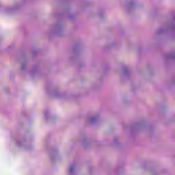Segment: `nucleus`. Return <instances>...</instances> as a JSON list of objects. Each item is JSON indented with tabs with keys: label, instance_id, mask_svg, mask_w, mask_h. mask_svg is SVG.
Here are the masks:
<instances>
[{
	"label": "nucleus",
	"instance_id": "f257e3e1",
	"mask_svg": "<svg viewBox=\"0 0 175 175\" xmlns=\"http://www.w3.org/2000/svg\"><path fill=\"white\" fill-rule=\"evenodd\" d=\"M70 172H73V169L72 168H71L70 170Z\"/></svg>",
	"mask_w": 175,
	"mask_h": 175
}]
</instances>
